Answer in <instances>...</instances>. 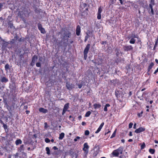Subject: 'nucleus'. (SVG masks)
I'll return each instance as SVG.
<instances>
[{
	"label": "nucleus",
	"mask_w": 158,
	"mask_h": 158,
	"mask_svg": "<svg viewBox=\"0 0 158 158\" xmlns=\"http://www.w3.org/2000/svg\"><path fill=\"white\" fill-rule=\"evenodd\" d=\"M123 149V147L122 146L120 147L118 149L114 150L113 152V155L115 156H118L119 154H122Z\"/></svg>",
	"instance_id": "1"
},
{
	"label": "nucleus",
	"mask_w": 158,
	"mask_h": 158,
	"mask_svg": "<svg viewBox=\"0 0 158 158\" xmlns=\"http://www.w3.org/2000/svg\"><path fill=\"white\" fill-rule=\"evenodd\" d=\"M90 44H87L84 50V58L85 60H86L87 59V54L90 49Z\"/></svg>",
	"instance_id": "2"
},
{
	"label": "nucleus",
	"mask_w": 158,
	"mask_h": 158,
	"mask_svg": "<svg viewBox=\"0 0 158 158\" xmlns=\"http://www.w3.org/2000/svg\"><path fill=\"white\" fill-rule=\"evenodd\" d=\"M89 148V146L88 145V143H85L83 145V150L84 151V154L86 156L88 152Z\"/></svg>",
	"instance_id": "3"
},
{
	"label": "nucleus",
	"mask_w": 158,
	"mask_h": 158,
	"mask_svg": "<svg viewBox=\"0 0 158 158\" xmlns=\"http://www.w3.org/2000/svg\"><path fill=\"white\" fill-rule=\"evenodd\" d=\"M87 4L85 3H83L80 5L81 10L82 11L86 12L88 10V8L87 7Z\"/></svg>",
	"instance_id": "4"
},
{
	"label": "nucleus",
	"mask_w": 158,
	"mask_h": 158,
	"mask_svg": "<svg viewBox=\"0 0 158 158\" xmlns=\"http://www.w3.org/2000/svg\"><path fill=\"white\" fill-rule=\"evenodd\" d=\"M27 12V10L26 8H24L23 10L22 11H19L18 14V16L22 19H23L24 16L25 15L26 12Z\"/></svg>",
	"instance_id": "5"
},
{
	"label": "nucleus",
	"mask_w": 158,
	"mask_h": 158,
	"mask_svg": "<svg viewBox=\"0 0 158 158\" xmlns=\"http://www.w3.org/2000/svg\"><path fill=\"white\" fill-rule=\"evenodd\" d=\"M24 145L23 144L20 146L18 148L19 151L20 152H21L23 153V156H24V157L26 156V154L24 152Z\"/></svg>",
	"instance_id": "6"
},
{
	"label": "nucleus",
	"mask_w": 158,
	"mask_h": 158,
	"mask_svg": "<svg viewBox=\"0 0 158 158\" xmlns=\"http://www.w3.org/2000/svg\"><path fill=\"white\" fill-rule=\"evenodd\" d=\"M123 47L124 50L125 51H128L132 50L133 49L132 46L131 45L124 46Z\"/></svg>",
	"instance_id": "7"
},
{
	"label": "nucleus",
	"mask_w": 158,
	"mask_h": 158,
	"mask_svg": "<svg viewBox=\"0 0 158 158\" xmlns=\"http://www.w3.org/2000/svg\"><path fill=\"white\" fill-rule=\"evenodd\" d=\"M145 130V128L141 127L135 130V132L137 133H139L144 131Z\"/></svg>",
	"instance_id": "8"
},
{
	"label": "nucleus",
	"mask_w": 158,
	"mask_h": 158,
	"mask_svg": "<svg viewBox=\"0 0 158 158\" xmlns=\"http://www.w3.org/2000/svg\"><path fill=\"white\" fill-rule=\"evenodd\" d=\"M66 86L67 89L69 90H71L73 88H74V87L72 84H71L68 82L66 83Z\"/></svg>",
	"instance_id": "9"
},
{
	"label": "nucleus",
	"mask_w": 158,
	"mask_h": 158,
	"mask_svg": "<svg viewBox=\"0 0 158 158\" xmlns=\"http://www.w3.org/2000/svg\"><path fill=\"white\" fill-rule=\"evenodd\" d=\"M81 32V27L80 26H77L76 29V35L78 36L80 35Z\"/></svg>",
	"instance_id": "10"
},
{
	"label": "nucleus",
	"mask_w": 158,
	"mask_h": 158,
	"mask_svg": "<svg viewBox=\"0 0 158 158\" xmlns=\"http://www.w3.org/2000/svg\"><path fill=\"white\" fill-rule=\"evenodd\" d=\"M104 124V123H102L100 125L99 127L98 128V129L97 130V131L95 132L96 134H97L100 131H101V129H102L103 126Z\"/></svg>",
	"instance_id": "11"
},
{
	"label": "nucleus",
	"mask_w": 158,
	"mask_h": 158,
	"mask_svg": "<svg viewBox=\"0 0 158 158\" xmlns=\"http://www.w3.org/2000/svg\"><path fill=\"white\" fill-rule=\"evenodd\" d=\"M39 111L44 113H46L48 112V110L46 109L41 107L39 109Z\"/></svg>",
	"instance_id": "12"
},
{
	"label": "nucleus",
	"mask_w": 158,
	"mask_h": 158,
	"mask_svg": "<svg viewBox=\"0 0 158 158\" xmlns=\"http://www.w3.org/2000/svg\"><path fill=\"white\" fill-rule=\"evenodd\" d=\"M101 106V105L99 103H95L93 105V106L95 109L100 108Z\"/></svg>",
	"instance_id": "13"
},
{
	"label": "nucleus",
	"mask_w": 158,
	"mask_h": 158,
	"mask_svg": "<svg viewBox=\"0 0 158 158\" xmlns=\"http://www.w3.org/2000/svg\"><path fill=\"white\" fill-rule=\"evenodd\" d=\"M71 35V33L69 31H67V32L64 33V38L67 37V39H68L70 38V36Z\"/></svg>",
	"instance_id": "14"
},
{
	"label": "nucleus",
	"mask_w": 158,
	"mask_h": 158,
	"mask_svg": "<svg viewBox=\"0 0 158 158\" xmlns=\"http://www.w3.org/2000/svg\"><path fill=\"white\" fill-rule=\"evenodd\" d=\"M15 143L16 145L17 146L19 144H21L22 143V141L20 139H19L16 140Z\"/></svg>",
	"instance_id": "15"
},
{
	"label": "nucleus",
	"mask_w": 158,
	"mask_h": 158,
	"mask_svg": "<svg viewBox=\"0 0 158 158\" xmlns=\"http://www.w3.org/2000/svg\"><path fill=\"white\" fill-rule=\"evenodd\" d=\"M69 103H67L64 105L63 109L67 111V110L69 107Z\"/></svg>",
	"instance_id": "16"
},
{
	"label": "nucleus",
	"mask_w": 158,
	"mask_h": 158,
	"mask_svg": "<svg viewBox=\"0 0 158 158\" xmlns=\"http://www.w3.org/2000/svg\"><path fill=\"white\" fill-rule=\"evenodd\" d=\"M90 33V31H89V32H87L86 33V35L85 36V40H84V41L85 42H86L87 41V39H88V38H89V34Z\"/></svg>",
	"instance_id": "17"
},
{
	"label": "nucleus",
	"mask_w": 158,
	"mask_h": 158,
	"mask_svg": "<svg viewBox=\"0 0 158 158\" xmlns=\"http://www.w3.org/2000/svg\"><path fill=\"white\" fill-rule=\"evenodd\" d=\"M110 106V104L107 103L106 104V105L104 106V111L107 112L108 110L107 107H109Z\"/></svg>",
	"instance_id": "18"
},
{
	"label": "nucleus",
	"mask_w": 158,
	"mask_h": 158,
	"mask_svg": "<svg viewBox=\"0 0 158 158\" xmlns=\"http://www.w3.org/2000/svg\"><path fill=\"white\" fill-rule=\"evenodd\" d=\"M64 133L63 132H62L60 133V135L59 139H62L64 136Z\"/></svg>",
	"instance_id": "19"
},
{
	"label": "nucleus",
	"mask_w": 158,
	"mask_h": 158,
	"mask_svg": "<svg viewBox=\"0 0 158 158\" xmlns=\"http://www.w3.org/2000/svg\"><path fill=\"white\" fill-rule=\"evenodd\" d=\"M154 65V64L153 62H151V63L148 69V72H149L150 71V70L152 69Z\"/></svg>",
	"instance_id": "20"
},
{
	"label": "nucleus",
	"mask_w": 158,
	"mask_h": 158,
	"mask_svg": "<svg viewBox=\"0 0 158 158\" xmlns=\"http://www.w3.org/2000/svg\"><path fill=\"white\" fill-rule=\"evenodd\" d=\"M37 59V56L35 55H34L32 57V62L33 63H34Z\"/></svg>",
	"instance_id": "21"
},
{
	"label": "nucleus",
	"mask_w": 158,
	"mask_h": 158,
	"mask_svg": "<svg viewBox=\"0 0 158 158\" xmlns=\"http://www.w3.org/2000/svg\"><path fill=\"white\" fill-rule=\"evenodd\" d=\"M135 40L134 39V38H132L129 41V43L131 44H134L135 42Z\"/></svg>",
	"instance_id": "22"
},
{
	"label": "nucleus",
	"mask_w": 158,
	"mask_h": 158,
	"mask_svg": "<svg viewBox=\"0 0 158 158\" xmlns=\"http://www.w3.org/2000/svg\"><path fill=\"white\" fill-rule=\"evenodd\" d=\"M5 5V3H0V11L1 10L3 9L5 7L4 5Z\"/></svg>",
	"instance_id": "23"
},
{
	"label": "nucleus",
	"mask_w": 158,
	"mask_h": 158,
	"mask_svg": "<svg viewBox=\"0 0 158 158\" xmlns=\"http://www.w3.org/2000/svg\"><path fill=\"white\" fill-rule=\"evenodd\" d=\"M8 81V79L5 77H3L2 79V82H6Z\"/></svg>",
	"instance_id": "24"
},
{
	"label": "nucleus",
	"mask_w": 158,
	"mask_h": 158,
	"mask_svg": "<svg viewBox=\"0 0 158 158\" xmlns=\"http://www.w3.org/2000/svg\"><path fill=\"white\" fill-rule=\"evenodd\" d=\"M46 151L47 152V154L48 155H50V150L49 147H47L46 148Z\"/></svg>",
	"instance_id": "25"
},
{
	"label": "nucleus",
	"mask_w": 158,
	"mask_h": 158,
	"mask_svg": "<svg viewBox=\"0 0 158 158\" xmlns=\"http://www.w3.org/2000/svg\"><path fill=\"white\" fill-rule=\"evenodd\" d=\"M120 51V50L118 48H116L115 49V52H116V55L117 56H118L119 55V51Z\"/></svg>",
	"instance_id": "26"
},
{
	"label": "nucleus",
	"mask_w": 158,
	"mask_h": 158,
	"mask_svg": "<svg viewBox=\"0 0 158 158\" xmlns=\"http://www.w3.org/2000/svg\"><path fill=\"white\" fill-rule=\"evenodd\" d=\"M149 152L152 154H153L155 152V150L154 149L150 148L149 149Z\"/></svg>",
	"instance_id": "27"
},
{
	"label": "nucleus",
	"mask_w": 158,
	"mask_h": 158,
	"mask_svg": "<svg viewBox=\"0 0 158 158\" xmlns=\"http://www.w3.org/2000/svg\"><path fill=\"white\" fill-rule=\"evenodd\" d=\"M9 43L8 42L4 41L3 43L2 46L6 47L8 45Z\"/></svg>",
	"instance_id": "28"
},
{
	"label": "nucleus",
	"mask_w": 158,
	"mask_h": 158,
	"mask_svg": "<svg viewBox=\"0 0 158 158\" xmlns=\"http://www.w3.org/2000/svg\"><path fill=\"white\" fill-rule=\"evenodd\" d=\"M102 8L101 7V6L99 7L98 8V13L101 14V13H102Z\"/></svg>",
	"instance_id": "29"
},
{
	"label": "nucleus",
	"mask_w": 158,
	"mask_h": 158,
	"mask_svg": "<svg viewBox=\"0 0 158 158\" xmlns=\"http://www.w3.org/2000/svg\"><path fill=\"white\" fill-rule=\"evenodd\" d=\"M91 114V112L90 111H87L85 114V117H88Z\"/></svg>",
	"instance_id": "30"
},
{
	"label": "nucleus",
	"mask_w": 158,
	"mask_h": 158,
	"mask_svg": "<svg viewBox=\"0 0 158 158\" xmlns=\"http://www.w3.org/2000/svg\"><path fill=\"white\" fill-rule=\"evenodd\" d=\"M40 30V31L42 33L44 34L46 32L44 29L43 28H41V29Z\"/></svg>",
	"instance_id": "31"
},
{
	"label": "nucleus",
	"mask_w": 158,
	"mask_h": 158,
	"mask_svg": "<svg viewBox=\"0 0 158 158\" xmlns=\"http://www.w3.org/2000/svg\"><path fill=\"white\" fill-rule=\"evenodd\" d=\"M53 42L54 43H57V39H56L54 37V36H53Z\"/></svg>",
	"instance_id": "32"
},
{
	"label": "nucleus",
	"mask_w": 158,
	"mask_h": 158,
	"mask_svg": "<svg viewBox=\"0 0 158 158\" xmlns=\"http://www.w3.org/2000/svg\"><path fill=\"white\" fill-rule=\"evenodd\" d=\"M14 156L15 158H20V157L19 156L18 153H16L15 154H14Z\"/></svg>",
	"instance_id": "33"
},
{
	"label": "nucleus",
	"mask_w": 158,
	"mask_h": 158,
	"mask_svg": "<svg viewBox=\"0 0 158 158\" xmlns=\"http://www.w3.org/2000/svg\"><path fill=\"white\" fill-rule=\"evenodd\" d=\"M89 134V131L87 130L85 132V135H88Z\"/></svg>",
	"instance_id": "34"
},
{
	"label": "nucleus",
	"mask_w": 158,
	"mask_h": 158,
	"mask_svg": "<svg viewBox=\"0 0 158 158\" xmlns=\"http://www.w3.org/2000/svg\"><path fill=\"white\" fill-rule=\"evenodd\" d=\"M5 69L6 70H8L9 69V65L8 64H6L5 67Z\"/></svg>",
	"instance_id": "35"
},
{
	"label": "nucleus",
	"mask_w": 158,
	"mask_h": 158,
	"mask_svg": "<svg viewBox=\"0 0 158 158\" xmlns=\"http://www.w3.org/2000/svg\"><path fill=\"white\" fill-rule=\"evenodd\" d=\"M145 147V144L144 143H143L141 146V149H143Z\"/></svg>",
	"instance_id": "36"
},
{
	"label": "nucleus",
	"mask_w": 158,
	"mask_h": 158,
	"mask_svg": "<svg viewBox=\"0 0 158 158\" xmlns=\"http://www.w3.org/2000/svg\"><path fill=\"white\" fill-rule=\"evenodd\" d=\"M158 43V39H157L156 40V41L155 43V44L154 47V48H156L157 45V44Z\"/></svg>",
	"instance_id": "37"
},
{
	"label": "nucleus",
	"mask_w": 158,
	"mask_h": 158,
	"mask_svg": "<svg viewBox=\"0 0 158 158\" xmlns=\"http://www.w3.org/2000/svg\"><path fill=\"white\" fill-rule=\"evenodd\" d=\"M101 14L98 13L97 14V19H101Z\"/></svg>",
	"instance_id": "38"
},
{
	"label": "nucleus",
	"mask_w": 158,
	"mask_h": 158,
	"mask_svg": "<svg viewBox=\"0 0 158 158\" xmlns=\"http://www.w3.org/2000/svg\"><path fill=\"white\" fill-rule=\"evenodd\" d=\"M132 37L133 38H138L139 36L137 35H136L135 34H134V35H132Z\"/></svg>",
	"instance_id": "39"
},
{
	"label": "nucleus",
	"mask_w": 158,
	"mask_h": 158,
	"mask_svg": "<svg viewBox=\"0 0 158 158\" xmlns=\"http://www.w3.org/2000/svg\"><path fill=\"white\" fill-rule=\"evenodd\" d=\"M45 142L47 143H48L50 142V140L48 138H46L45 139Z\"/></svg>",
	"instance_id": "40"
},
{
	"label": "nucleus",
	"mask_w": 158,
	"mask_h": 158,
	"mask_svg": "<svg viewBox=\"0 0 158 158\" xmlns=\"http://www.w3.org/2000/svg\"><path fill=\"white\" fill-rule=\"evenodd\" d=\"M133 125V124L132 123H130L129 124V128H132V126Z\"/></svg>",
	"instance_id": "41"
},
{
	"label": "nucleus",
	"mask_w": 158,
	"mask_h": 158,
	"mask_svg": "<svg viewBox=\"0 0 158 158\" xmlns=\"http://www.w3.org/2000/svg\"><path fill=\"white\" fill-rule=\"evenodd\" d=\"M80 137L79 136H77L76 138L74 139V140L75 142H76L77 141L78 139H80Z\"/></svg>",
	"instance_id": "42"
},
{
	"label": "nucleus",
	"mask_w": 158,
	"mask_h": 158,
	"mask_svg": "<svg viewBox=\"0 0 158 158\" xmlns=\"http://www.w3.org/2000/svg\"><path fill=\"white\" fill-rule=\"evenodd\" d=\"M36 66L37 67H40L41 66L40 62H37L36 64Z\"/></svg>",
	"instance_id": "43"
},
{
	"label": "nucleus",
	"mask_w": 158,
	"mask_h": 158,
	"mask_svg": "<svg viewBox=\"0 0 158 158\" xmlns=\"http://www.w3.org/2000/svg\"><path fill=\"white\" fill-rule=\"evenodd\" d=\"M115 131H114V132L113 133L112 135L110 137V138H112L114 137L115 136Z\"/></svg>",
	"instance_id": "44"
},
{
	"label": "nucleus",
	"mask_w": 158,
	"mask_h": 158,
	"mask_svg": "<svg viewBox=\"0 0 158 158\" xmlns=\"http://www.w3.org/2000/svg\"><path fill=\"white\" fill-rule=\"evenodd\" d=\"M3 127H4V128L5 129H7V126L4 123H3Z\"/></svg>",
	"instance_id": "45"
},
{
	"label": "nucleus",
	"mask_w": 158,
	"mask_h": 158,
	"mask_svg": "<svg viewBox=\"0 0 158 158\" xmlns=\"http://www.w3.org/2000/svg\"><path fill=\"white\" fill-rule=\"evenodd\" d=\"M38 27L39 29L40 30L41 29V28H42L43 27H42V25L41 24H40L38 25Z\"/></svg>",
	"instance_id": "46"
},
{
	"label": "nucleus",
	"mask_w": 158,
	"mask_h": 158,
	"mask_svg": "<svg viewBox=\"0 0 158 158\" xmlns=\"http://www.w3.org/2000/svg\"><path fill=\"white\" fill-rule=\"evenodd\" d=\"M78 86L79 89H81L82 86V84H78Z\"/></svg>",
	"instance_id": "47"
},
{
	"label": "nucleus",
	"mask_w": 158,
	"mask_h": 158,
	"mask_svg": "<svg viewBox=\"0 0 158 158\" xmlns=\"http://www.w3.org/2000/svg\"><path fill=\"white\" fill-rule=\"evenodd\" d=\"M152 4L153 5H154V0H151V4Z\"/></svg>",
	"instance_id": "48"
},
{
	"label": "nucleus",
	"mask_w": 158,
	"mask_h": 158,
	"mask_svg": "<svg viewBox=\"0 0 158 158\" xmlns=\"http://www.w3.org/2000/svg\"><path fill=\"white\" fill-rule=\"evenodd\" d=\"M66 111H67V110H64V109H63L62 112V114L64 115L65 114V113Z\"/></svg>",
	"instance_id": "49"
},
{
	"label": "nucleus",
	"mask_w": 158,
	"mask_h": 158,
	"mask_svg": "<svg viewBox=\"0 0 158 158\" xmlns=\"http://www.w3.org/2000/svg\"><path fill=\"white\" fill-rule=\"evenodd\" d=\"M151 12L152 15H154V12L153 9H152L151 10Z\"/></svg>",
	"instance_id": "50"
},
{
	"label": "nucleus",
	"mask_w": 158,
	"mask_h": 158,
	"mask_svg": "<svg viewBox=\"0 0 158 158\" xmlns=\"http://www.w3.org/2000/svg\"><path fill=\"white\" fill-rule=\"evenodd\" d=\"M152 4H149V7L151 9V10L152 9H153V7H152Z\"/></svg>",
	"instance_id": "51"
},
{
	"label": "nucleus",
	"mask_w": 158,
	"mask_h": 158,
	"mask_svg": "<svg viewBox=\"0 0 158 158\" xmlns=\"http://www.w3.org/2000/svg\"><path fill=\"white\" fill-rule=\"evenodd\" d=\"M158 72V67L157 68V69L155 71L154 73L155 74Z\"/></svg>",
	"instance_id": "52"
},
{
	"label": "nucleus",
	"mask_w": 158,
	"mask_h": 158,
	"mask_svg": "<svg viewBox=\"0 0 158 158\" xmlns=\"http://www.w3.org/2000/svg\"><path fill=\"white\" fill-rule=\"evenodd\" d=\"M119 1H120V3L122 5L123 4V1L124 0H119Z\"/></svg>",
	"instance_id": "53"
},
{
	"label": "nucleus",
	"mask_w": 158,
	"mask_h": 158,
	"mask_svg": "<svg viewBox=\"0 0 158 158\" xmlns=\"http://www.w3.org/2000/svg\"><path fill=\"white\" fill-rule=\"evenodd\" d=\"M53 149H54V150H56L58 149V148H57V147L56 146H54L53 148Z\"/></svg>",
	"instance_id": "54"
},
{
	"label": "nucleus",
	"mask_w": 158,
	"mask_h": 158,
	"mask_svg": "<svg viewBox=\"0 0 158 158\" xmlns=\"http://www.w3.org/2000/svg\"><path fill=\"white\" fill-rule=\"evenodd\" d=\"M86 124V123H85V122H82V123H81V124H82V125H83V126H84V125H85Z\"/></svg>",
	"instance_id": "55"
},
{
	"label": "nucleus",
	"mask_w": 158,
	"mask_h": 158,
	"mask_svg": "<svg viewBox=\"0 0 158 158\" xmlns=\"http://www.w3.org/2000/svg\"><path fill=\"white\" fill-rule=\"evenodd\" d=\"M129 135L130 136H132L133 135L132 133L130 131V133H129Z\"/></svg>",
	"instance_id": "56"
},
{
	"label": "nucleus",
	"mask_w": 158,
	"mask_h": 158,
	"mask_svg": "<svg viewBox=\"0 0 158 158\" xmlns=\"http://www.w3.org/2000/svg\"><path fill=\"white\" fill-rule=\"evenodd\" d=\"M23 39H22L21 38H20L19 40V42H21L23 41Z\"/></svg>",
	"instance_id": "57"
},
{
	"label": "nucleus",
	"mask_w": 158,
	"mask_h": 158,
	"mask_svg": "<svg viewBox=\"0 0 158 158\" xmlns=\"http://www.w3.org/2000/svg\"><path fill=\"white\" fill-rule=\"evenodd\" d=\"M154 142L158 144V141L156 140H155Z\"/></svg>",
	"instance_id": "58"
},
{
	"label": "nucleus",
	"mask_w": 158,
	"mask_h": 158,
	"mask_svg": "<svg viewBox=\"0 0 158 158\" xmlns=\"http://www.w3.org/2000/svg\"><path fill=\"white\" fill-rule=\"evenodd\" d=\"M136 124L135 123L134 125L133 128L134 129H136Z\"/></svg>",
	"instance_id": "59"
},
{
	"label": "nucleus",
	"mask_w": 158,
	"mask_h": 158,
	"mask_svg": "<svg viewBox=\"0 0 158 158\" xmlns=\"http://www.w3.org/2000/svg\"><path fill=\"white\" fill-rule=\"evenodd\" d=\"M121 141L122 143H124L125 142V140L124 139H122L121 140Z\"/></svg>",
	"instance_id": "60"
},
{
	"label": "nucleus",
	"mask_w": 158,
	"mask_h": 158,
	"mask_svg": "<svg viewBox=\"0 0 158 158\" xmlns=\"http://www.w3.org/2000/svg\"><path fill=\"white\" fill-rule=\"evenodd\" d=\"M133 140L132 139H130L128 140V141L129 142H131Z\"/></svg>",
	"instance_id": "61"
},
{
	"label": "nucleus",
	"mask_w": 158,
	"mask_h": 158,
	"mask_svg": "<svg viewBox=\"0 0 158 158\" xmlns=\"http://www.w3.org/2000/svg\"><path fill=\"white\" fill-rule=\"evenodd\" d=\"M24 108L25 109H26L27 108V106H24Z\"/></svg>",
	"instance_id": "62"
},
{
	"label": "nucleus",
	"mask_w": 158,
	"mask_h": 158,
	"mask_svg": "<svg viewBox=\"0 0 158 158\" xmlns=\"http://www.w3.org/2000/svg\"><path fill=\"white\" fill-rule=\"evenodd\" d=\"M155 60L156 63L158 64V60L157 59H156Z\"/></svg>",
	"instance_id": "63"
},
{
	"label": "nucleus",
	"mask_w": 158,
	"mask_h": 158,
	"mask_svg": "<svg viewBox=\"0 0 158 158\" xmlns=\"http://www.w3.org/2000/svg\"><path fill=\"white\" fill-rule=\"evenodd\" d=\"M30 113V111L28 110H26V113L27 114H28Z\"/></svg>",
	"instance_id": "64"
}]
</instances>
